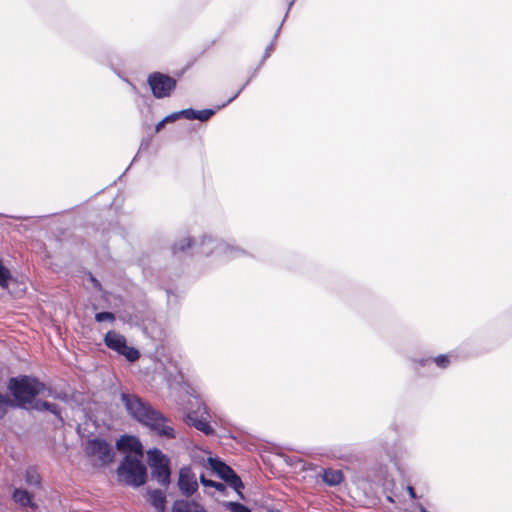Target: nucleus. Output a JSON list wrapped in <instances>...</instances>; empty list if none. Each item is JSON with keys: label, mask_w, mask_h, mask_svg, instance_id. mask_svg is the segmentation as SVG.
Here are the masks:
<instances>
[{"label": "nucleus", "mask_w": 512, "mask_h": 512, "mask_svg": "<svg viewBox=\"0 0 512 512\" xmlns=\"http://www.w3.org/2000/svg\"><path fill=\"white\" fill-rule=\"evenodd\" d=\"M120 400L127 414L142 426L147 427L152 433L165 439L176 438L174 428L168 424L170 419L149 402L137 394L127 392L120 393Z\"/></svg>", "instance_id": "f257e3e1"}, {"label": "nucleus", "mask_w": 512, "mask_h": 512, "mask_svg": "<svg viewBox=\"0 0 512 512\" xmlns=\"http://www.w3.org/2000/svg\"><path fill=\"white\" fill-rule=\"evenodd\" d=\"M117 480L120 484L139 488L148 479L147 468L136 455L125 454L116 469Z\"/></svg>", "instance_id": "39448f33"}, {"label": "nucleus", "mask_w": 512, "mask_h": 512, "mask_svg": "<svg viewBox=\"0 0 512 512\" xmlns=\"http://www.w3.org/2000/svg\"><path fill=\"white\" fill-rule=\"evenodd\" d=\"M245 89V85H242L240 88H238V91L232 95L225 103H227V105H229L231 102H233L240 94L241 92Z\"/></svg>", "instance_id": "4c0bfd02"}, {"label": "nucleus", "mask_w": 512, "mask_h": 512, "mask_svg": "<svg viewBox=\"0 0 512 512\" xmlns=\"http://www.w3.org/2000/svg\"><path fill=\"white\" fill-rule=\"evenodd\" d=\"M275 42L271 41L270 44L266 47L264 54L261 58L260 65H263L264 62L270 57L271 52L274 50Z\"/></svg>", "instance_id": "473e14b6"}, {"label": "nucleus", "mask_w": 512, "mask_h": 512, "mask_svg": "<svg viewBox=\"0 0 512 512\" xmlns=\"http://www.w3.org/2000/svg\"><path fill=\"white\" fill-rule=\"evenodd\" d=\"M251 81H252V80H251V78H248V79L246 80V82H243V85H245V88L249 85V83H250Z\"/></svg>", "instance_id": "a18cd8bd"}, {"label": "nucleus", "mask_w": 512, "mask_h": 512, "mask_svg": "<svg viewBox=\"0 0 512 512\" xmlns=\"http://www.w3.org/2000/svg\"><path fill=\"white\" fill-rule=\"evenodd\" d=\"M205 508L197 502L186 499H177L173 502L171 512H205Z\"/></svg>", "instance_id": "f3484780"}, {"label": "nucleus", "mask_w": 512, "mask_h": 512, "mask_svg": "<svg viewBox=\"0 0 512 512\" xmlns=\"http://www.w3.org/2000/svg\"><path fill=\"white\" fill-rule=\"evenodd\" d=\"M227 103H222L220 105H217L215 108H206L202 110H196L194 108H186V111H188V120H198L200 122H206L208 121L212 116H214L217 111L221 110L222 108L226 107Z\"/></svg>", "instance_id": "2eb2a0df"}, {"label": "nucleus", "mask_w": 512, "mask_h": 512, "mask_svg": "<svg viewBox=\"0 0 512 512\" xmlns=\"http://www.w3.org/2000/svg\"><path fill=\"white\" fill-rule=\"evenodd\" d=\"M270 512H282V511H280L279 509H272V510H270Z\"/></svg>", "instance_id": "8fccbe9b"}, {"label": "nucleus", "mask_w": 512, "mask_h": 512, "mask_svg": "<svg viewBox=\"0 0 512 512\" xmlns=\"http://www.w3.org/2000/svg\"><path fill=\"white\" fill-rule=\"evenodd\" d=\"M12 280L13 275L11 271L4 265L3 260L0 258V288L8 289Z\"/></svg>", "instance_id": "412c9836"}, {"label": "nucleus", "mask_w": 512, "mask_h": 512, "mask_svg": "<svg viewBox=\"0 0 512 512\" xmlns=\"http://www.w3.org/2000/svg\"><path fill=\"white\" fill-rule=\"evenodd\" d=\"M262 67V65H258L253 71H252V74L249 78H251V80L257 75L258 71L260 70V68Z\"/></svg>", "instance_id": "ea45409f"}, {"label": "nucleus", "mask_w": 512, "mask_h": 512, "mask_svg": "<svg viewBox=\"0 0 512 512\" xmlns=\"http://www.w3.org/2000/svg\"><path fill=\"white\" fill-rule=\"evenodd\" d=\"M222 506L230 512H252V510L238 501H224Z\"/></svg>", "instance_id": "b1692460"}, {"label": "nucleus", "mask_w": 512, "mask_h": 512, "mask_svg": "<svg viewBox=\"0 0 512 512\" xmlns=\"http://www.w3.org/2000/svg\"><path fill=\"white\" fill-rule=\"evenodd\" d=\"M89 280L96 289L101 290L102 286L100 281L92 273H89Z\"/></svg>", "instance_id": "c9c22d12"}, {"label": "nucleus", "mask_w": 512, "mask_h": 512, "mask_svg": "<svg viewBox=\"0 0 512 512\" xmlns=\"http://www.w3.org/2000/svg\"><path fill=\"white\" fill-rule=\"evenodd\" d=\"M91 58L95 60L96 62L102 64V65H110V54L109 51L101 48V49H94L91 54Z\"/></svg>", "instance_id": "4be33fe9"}, {"label": "nucleus", "mask_w": 512, "mask_h": 512, "mask_svg": "<svg viewBox=\"0 0 512 512\" xmlns=\"http://www.w3.org/2000/svg\"><path fill=\"white\" fill-rule=\"evenodd\" d=\"M414 369L425 368L432 365V358H413Z\"/></svg>", "instance_id": "7c9ffc66"}, {"label": "nucleus", "mask_w": 512, "mask_h": 512, "mask_svg": "<svg viewBox=\"0 0 512 512\" xmlns=\"http://www.w3.org/2000/svg\"><path fill=\"white\" fill-rule=\"evenodd\" d=\"M47 392V395L54 399H58L61 401H67L68 399V395L65 392H58L56 389L53 388H48Z\"/></svg>", "instance_id": "2f4dec72"}, {"label": "nucleus", "mask_w": 512, "mask_h": 512, "mask_svg": "<svg viewBox=\"0 0 512 512\" xmlns=\"http://www.w3.org/2000/svg\"><path fill=\"white\" fill-rule=\"evenodd\" d=\"M296 0H291L289 3H288V11L291 10L292 6L294 5Z\"/></svg>", "instance_id": "37998d69"}, {"label": "nucleus", "mask_w": 512, "mask_h": 512, "mask_svg": "<svg viewBox=\"0 0 512 512\" xmlns=\"http://www.w3.org/2000/svg\"><path fill=\"white\" fill-rule=\"evenodd\" d=\"M28 409L36 410L39 412H44V408H48V401L38 399L37 397H33L32 400L27 402Z\"/></svg>", "instance_id": "a878e982"}, {"label": "nucleus", "mask_w": 512, "mask_h": 512, "mask_svg": "<svg viewBox=\"0 0 512 512\" xmlns=\"http://www.w3.org/2000/svg\"><path fill=\"white\" fill-rule=\"evenodd\" d=\"M214 489L221 492L223 495H227V487L226 484L223 482H216L214 485Z\"/></svg>", "instance_id": "f704fd0d"}, {"label": "nucleus", "mask_w": 512, "mask_h": 512, "mask_svg": "<svg viewBox=\"0 0 512 512\" xmlns=\"http://www.w3.org/2000/svg\"><path fill=\"white\" fill-rule=\"evenodd\" d=\"M199 481H200L202 486H204V487H212V488H214V485L217 482V481L208 479L204 474L200 475Z\"/></svg>", "instance_id": "72a5a7b5"}, {"label": "nucleus", "mask_w": 512, "mask_h": 512, "mask_svg": "<svg viewBox=\"0 0 512 512\" xmlns=\"http://www.w3.org/2000/svg\"><path fill=\"white\" fill-rule=\"evenodd\" d=\"M147 146H148V143H145V144H144V142H142V143H141L140 148H142V147H147Z\"/></svg>", "instance_id": "49530a36"}, {"label": "nucleus", "mask_w": 512, "mask_h": 512, "mask_svg": "<svg viewBox=\"0 0 512 512\" xmlns=\"http://www.w3.org/2000/svg\"><path fill=\"white\" fill-rule=\"evenodd\" d=\"M25 482L29 486L40 487L41 477L33 467L27 468L24 476Z\"/></svg>", "instance_id": "5701e85b"}, {"label": "nucleus", "mask_w": 512, "mask_h": 512, "mask_svg": "<svg viewBox=\"0 0 512 512\" xmlns=\"http://www.w3.org/2000/svg\"><path fill=\"white\" fill-rule=\"evenodd\" d=\"M288 14H289V11L287 10V11H286V13H285V16H284V18H283V20H282V22H281V24L279 25V27H278V28H277V30L275 31V34H274V37H273L272 41L276 42V39H277V37L279 36V34H280V32H281V28H282V26H283L284 21H285V20H286V18L288 17Z\"/></svg>", "instance_id": "e433bc0d"}, {"label": "nucleus", "mask_w": 512, "mask_h": 512, "mask_svg": "<svg viewBox=\"0 0 512 512\" xmlns=\"http://www.w3.org/2000/svg\"><path fill=\"white\" fill-rule=\"evenodd\" d=\"M128 84L131 85L132 89L133 90H136V86L134 84H132L127 78L124 79Z\"/></svg>", "instance_id": "c03bdc74"}, {"label": "nucleus", "mask_w": 512, "mask_h": 512, "mask_svg": "<svg viewBox=\"0 0 512 512\" xmlns=\"http://www.w3.org/2000/svg\"><path fill=\"white\" fill-rule=\"evenodd\" d=\"M116 448L119 451L127 452L126 454H131L130 452H140L142 444L138 437L124 434L116 441Z\"/></svg>", "instance_id": "ddd939ff"}, {"label": "nucleus", "mask_w": 512, "mask_h": 512, "mask_svg": "<svg viewBox=\"0 0 512 512\" xmlns=\"http://www.w3.org/2000/svg\"><path fill=\"white\" fill-rule=\"evenodd\" d=\"M11 499L21 508H30L36 510L37 503L34 500V494L24 488H14L11 494Z\"/></svg>", "instance_id": "f8f14e48"}, {"label": "nucleus", "mask_w": 512, "mask_h": 512, "mask_svg": "<svg viewBox=\"0 0 512 512\" xmlns=\"http://www.w3.org/2000/svg\"><path fill=\"white\" fill-rule=\"evenodd\" d=\"M177 486L181 494L187 498L193 496L198 490L196 475L190 466H183L180 468Z\"/></svg>", "instance_id": "9b49d317"}, {"label": "nucleus", "mask_w": 512, "mask_h": 512, "mask_svg": "<svg viewBox=\"0 0 512 512\" xmlns=\"http://www.w3.org/2000/svg\"><path fill=\"white\" fill-rule=\"evenodd\" d=\"M94 319L98 323L103 322H114L115 321V315L110 311H101L97 312L94 316Z\"/></svg>", "instance_id": "bb28decb"}, {"label": "nucleus", "mask_w": 512, "mask_h": 512, "mask_svg": "<svg viewBox=\"0 0 512 512\" xmlns=\"http://www.w3.org/2000/svg\"><path fill=\"white\" fill-rule=\"evenodd\" d=\"M147 457L152 479L160 485L168 487L171 483L170 458L156 447L147 451Z\"/></svg>", "instance_id": "423d86ee"}, {"label": "nucleus", "mask_w": 512, "mask_h": 512, "mask_svg": "<svg viewBox=\"0 0 512 512\" xmlns=\"http://www.w3.org/2000/svg\"><path fill=\"white\" fill-rule=\"evenodd\" d=\"M372 451L379 459L376 463L367 468L366 479L372 482H380L387 478L388 463L397 466L396 437L381 434L372 441Z\"/></svg>", "instance_id": "7ed1b4c3"}, {"label": "nucleus", "mask_w": 512, "mask_h": 512, "mask_svg": "<svg viewBox=\"0 0 512 512\" xmlns=\"http://www.w3.org/2000/svg\"><path fill=\"white\" fill-rule=\"evenodd\" d=\"M408 492H409V495L412 497V498H416V494H415V491H414V488L411 487V486H408Z\"/></svg>", "instance_id": "a19ab883"}, {"label": "nucleus", "mask_w": 512, "mask_h": 512, "mask_svg": "<svg viewBox=\"0 0 512 512\" xmlns=\"http://www.w3.org/2000/svg\"><path fill=\"white\" fill-rule=\"evenodd\" d=\"M168 121L166 120V118L164 117L161 121H159L156 125H155V132L156 133H159L165 126V124H167Z\"/></svg>", "instance_id": "58836bf2"}, {"label": "nucleus", "mask_w": 512, "mask_h": 512, "mask_svg": "<svg viewBox=\"0 0 512 512\" xmlns=\"http://www.w3.org/2000/svg\"><path fill=\"white\" fill-rule=\"evenodd\" d=\"M104 343L109 349L124 356L129 362H135L140 358V351L135 347L128 346L126 338L115 331H108L105 334Z\"/></svg>", "instance_id": "1a4fd4ad"}, {"label": "nucleus", "mask_w": 512, "mask_h": 512, "mask_svg": "<svg viewBox=\"0 0 512 512\" xmlns=\"http://www.w3.org/2000/svg\"><path fill=\"white\" fill-rule=\"evenodd\" d=\"M208 463L216 475L224 482L235 472L228 464L218 457H209Z\"/></svg>", "instance_id": "dca6fc26"}, {"label": "nucleus", "mask_w": 512, "mask_h": 512, "mask_svg": "<svg viewBox=\"0 0 512 512\" xmlns=\"http://www.w3.org/2000/svg\"><path fill=\"white\" fill-rule=\"evenodd\" d=\"M225 483L237 493L239 498L243 500L245 499L244 494L242 493L244 484L236 472H234L228 479H226Z\"/></svg>", "instance_id": "aec40b11"}, {"label": "nucleus", "mask_w": 512, "mask_h": 512, "mask_svg": "<svg viewBox=\"0 0 512 512\" xmlns=\"http://www.w3.org/2000/svg\"><path fill=\"white\" fill-rule=\"evenodd\" d=\"M451 356L449 354H440L432 358V364H435L438 368L445 370L451 365Z\"/></svg>", "instance_id": "393cba45"}, {"label": "nucleus", "mask_w": 512, "mask_h": 512, "mask_svg": "<svg viewBox=\"0 0 512 512\" xmlns=\"http://www.w3.org/2000/svg\"><path fill=\"white\" fill-rule=\"evenodd\" d=\"M147 146H148V143H145V144H144V142H142V143H141L140 148H142V147H147Z\"/></svg>", "instance_id": "de8ad7c7"}, {"label": "nucleus", "mask_w": 512, "mask_h": 512, "mask_svg": "<svg viewBox=\"0 0 512 512\" xmlns=\"http://www.w3.org/2000/svg\"><path fill=\"white\" fill-rule=\"evenodd\" d=\"M48 408H44V411H48L50 412L51 414H53L58 422L63 425L64 424V418L62 417V413H61V408L55 404V403H52V402H48Z\"/></svg>", "instance_id": "cd10ccee"}, {"label": "nucleus", "mask_w": 512, "mask_h": 512, "mask_svg": "<svg viewBox=\"0 0 512 512\" xmlns=\"http://www.w3.org/2000/svg\"><path fill=\"white\" fill-rule=\"evenodd\" d=\"M149 503L157 512H164L166 509V494L161 489H147Z\"/></svg>", "instance_id": "a211bd4d"}, {"label": "nucleus", "mask_w": 512, "mask_h": 512, "mask_svg": "<svg viewBox=\"0 0 512 512\" xmlns=\"http://www.w3.org/2000/svg\"><path fill=\"white\" fill-rule=\"evenodd\" d=\"M166 293H167V304L170 305L171 304V291L170 290H166Z\"/></svg>", "instance_id": "79ce46f5"}, {"label": "nucleus", "mask_w": 512, "mask_h": 512, "mask_svg": "<svg viewBox=\"0 0 512 512\" xmlns=\"http://www.w3.org/2000/svg\"><path fill=\"white\" fill-rule=\"evenodd\" d=\"M127 317L131 325L143 327L146 323L154 321L155 314L150 302L143 298L133 304L132 311L128 313Z\"/></svg>", "instance_id": "9d476101"}, {"label": "nucleus", "mask_w": 512, "mask_h": 512, "mask_svg": "<svg viewBox=\"0 0 512 512\" xmlns=\"http://www.w3.org/2000/svg\"><path fill=\"white\" fill-rule=\"evenodd\" d=\"M190 249H197L198 253L206 257L214 256L223 261L249 255L246 249L237 245L234 241H226L211 234H203L199 241L190 236L183 237L175 241L171 250L174 256H178Z\"/></svg>", "instance_id": "f03ea898"}, {"label": "nucleus", "mask_w": 512, "mask_h": 512, "mask_svg": "<svg viewBox=\"0 0 512 512\" xmlns=\"http://www.w3.org/2000/svg\"><path fill=\"white\" fill-rule=\"evenodd\" d=\"M147 85L156 99L168 98L177 87V79L169 74L155 71L148 75Z\"/></svg>", "instance_id": "0eeeda50"}, {"label": "nucleus", "mask_w": 512, "mask_h": 512, "mask_svg": "<svg viewBox=\"0 0 512 512\" xmlns=\"http://www.w3.org/2000/svg\"><path fill=\"white\" fill-rule=\"evenodd\" d=\"M7 404H11V398L0 393V419H3L8 412Z\"/></svg>", "instance_id": "c85d7f7f"}, {"label": "nucleus", "mask_w": 512, "mask_h": 512, "mask_svg": "<svg viewBox=\"0 0 512 512\" xmlns=\"http://www.w3.org/2000/svg\"><path fill=\"white\" fill-rule=\"evenodd\" d=\"M83 450L87 457H97L103 466H108L114 461L115 453L112 445L101 437L87 439L83 444Z\"/></svg>", "instance_id": "6e6552de"}, {"label": "nucleus", "mask_w": 512, "mask_h": 512, "mask_svg": "<svg viewBox=\"0 0 512 512\" xmlns=\"http://www.w3.org/2000/svg\"><path fill=\"white\" fill-rule=\"evenodd\" d=\"M184 421L188 426H192L197 430L201 431L206 436H212L215 434V429L211 426L209 421L204 418H199L194 413H188L184 417Z\"/></svg>", "instance_id": "4468645a"}, {"label": "nucleus", "mask_w": 512, "mask_h": 512, "mask_svg": "<svg viewBox=\"0 0 512 512\" xmlns=\"http://www.w3.org/2000/svg\"><path fill=\"white\" fill-rule=\"evenodd\" d=\"M165 118L168 121V123H172L181 118H185L188 120V111H186V109H182L180 111H176L171 114H168L167 116H165Z\"/></svg>", "instance_id": "c756f323"}, {"label": "nucleus", "mask_w": 512, "mask_h": 512, "mask_svg": "<svg viewBox=\"0 0 512 512\" xmlns=\"http://www.w3.org/2000/svg\"><path fill=\"white\" fill-rule=\"evenodd\" d=\"M388 433L389 434H396V432L393 429H389Z\"/></svg>", "instance_id": "09e8293b"}, {"label": "nucleus", "mask_w": 512, "mask_h": 512, "mask_svg": "<svg viewBox=\"0 0 512 512\" xmlns=\"http://www.w3.org/2000/svg\"><path fill=\"white\" fill-rule=\"evenodd\" d=\"M205 512H207V510H205Z\"/></svg>", "instance_id": "3c124183"}, {"label": "nucleus", "mask_w": 512, "mask_h": 512, "mask_svg": "<svg viewBox=\"0 0 512 512\" xmlns=\"http://www.w3.org/2000/svg\"><path fill=\"white\" fill-rule=\"evenodd\" d=\"M7 388L13 397L11 404H7L8 408L28 410L27 402L44 391L45 385L35 377L19 375L9 379Z\"/></svg>", "instance_id": "20e7f679"}, {"label": "nucleus", "mask_w": 512, "mask_h": 512, "mask_svg": "<svg viewBox=\"0 0 512 512\" xmlns=\"http://www.w3.org/2000/svg\"><path fill=\"white\" fill-rule=\"evenodd\" d=\"M344 480V475L341 470H334L331 468L324 469L322 481L328 486H337Z\"/></svg>", "instance_id": "6ab92c4d"}]
</instances>
